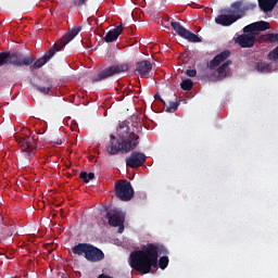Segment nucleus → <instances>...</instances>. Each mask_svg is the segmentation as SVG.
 Returning <instances> with one entry per match:
<instances>
[{"label":"nucleus","mask_w":278,"mask_h":278,"mask_svg":"<svg viewBox=\"0 0 278 278\" xmlns=\"http://www.w3.org/2000/svg\"><path fill=\"white\" fill-rule=\"evenodd\" d=\"M159 252L160 248L156 244L149 243L141 250L130 253L129 266L141 275L150 274L152 268H157V265L161 270H165L168 267L169 258L168 256L159 258Z\"/></svg>","instance_id":"1"},{"label":"nucleus","mask_w":278,"mask_h":278,"mask_svg":"<svg viewBox=\"0 0 278 278\" xmlns=\"http://www.w3.org/2000/svg\"><path fill=\"white\" fill-rule=\"evenodd\" d=\"M117 137L118 138H116L114 134L110 135L111 143L106 151L111 156L117 155L118 153L127 154L137 149L139 144V135L135 131H130V127L126 122L119 124Z\"/></svg>","instance_id":"2"},{"label":"nucleus","mask_w":278,"mask_h":278,"mask_svg":"<svg viewBox=\"0 0 278 278\" xmlns=\"http://www.w3.org/2000/svg\"><path fill=\"white\" fill-rule=\"evenodd\" d=\"M80 31L81 26H76L68 30L67 34L63 36L60 43H54L41 58L34 62L33 68L38 70L45 66V64H47L58 52L62 51L65 46L73 41Z\"/></svg>","instance_id":"3"},{"label":"nucleus","mask_w":278,"mask_h":278,"mask_svg":"<svg viewBox=\"0 0 278 278\" xmlns=\"http://www.w3.org/2000/svg\"><path fill=\"white\" fill-rule=\"evenodd\" d=\"M231 55L229 50H224L223 52L216 54L214 59L206 63V67L210 71H215L218 74V79H224L228 76L229 66L232 65V61L228 60Z\"/></svg>","instance_id":"4"},{"label":"nucleus","mask_w":278,"mask_h":278,"mask_svg":"<svg viewBox=\"0 0 278 278\" xmlns=\"http://www.w3.org/2000/svg\"><path fill=\"white\" fill-rule=\"evenodd\" d=\"M16 142L25 156L33 157L38 149V136L31 131L26 135H15Z\"/></svg>","instance_id":"5"},{"label":"nucleus","mask_w":278,"mask_h":278,"mask_svg":"<svg viewBox=\"0 0 278 278\" xmlns=\"http://www.w3.org/2000/svg\"><path fill=\"white\" fill-rule=\"evenodd\" d=\"M128 70H129V65L127 63H118V64L110 65L109 67H105L104 70L99 72L96 76H93L92 83L106 80L115 75L125 73Z\"/></svg>","instance_id":"6"},{"label":"nucleus","mask_w":278,"mask_h":278,"mask_svg":"<svg viewBox=\"0 0 278 278\" xmlns=\"http://www.w3.org/2000/svg\"><path fill=\"white\" fill-rule=\"evenodd\" d=\"M257 8L256 3H244V1H236L230 4V9L224 11L225 13L231 14L237 17V21L241 20L247 15V12Z\"/></svg>","instance_id":"7"},{"label":"nucleus","mask_w":278,"mask_h":278,"mask_svg":"<svg viewBox=\"0 0 278 278\" xmlns=\"http://www.w3.org/2000/svg\"><path fill=\"white\" fill-rule=\"evenodd\" d=\"M134 188L128 180H118L115 184V195L123 202H129L134 198Z\"/></svg>","instance_id":"8"},{"label":"nucleus","mask_w":278,"mask_h":278,"mask_svg":"<svg viewBox=\"0 0 278 278\" xmlns=\"http://www.w3.org/2000/svg\"><path fill=\"white\" fill-rule=\"evenodd\" d=\"M170 26L175 33H177L180 38L187 40L190 43H200L202 42L201 38L194 33L188 30L179 22H170Z\"/></svg>","instance_id":"9"},{"label":"nucleus","mask_w":278,"mask_h":278,"mask_svg":"<svg viewBox=\"0 0 278 278\" xmlns=\"http://www.w3.org/2000/svg\"><path fill=\"white\" fill-rule=\"evenodd\" d=\"M105 217L111 227H118L119 233L124 231L125 214L122 211L117 208L109 210Z\"/></svg>","instance_id":"10"},{"label":"nucleus","mask_w":278,"mask_h":278,"mask_svg":"<svg viewBox=\"0 0 278 278\" xmlns=\"http://www.w3.org/2000/svg\"><path fill=\"white\" fill-rule=\"evenodd\" d=\"M36 61L34 56H25L22 52H9V64L17 67L29 66Z\"/></svg>","instance_id":"11"},{"label":"nucleus","mask_w":278,"mask_h":278,"mask_svg":"<svg viewBox=\"0 0 278 278\" xmlns=\"http://www.w3.org/2000/svg\"><path fill=\"white\" fill-rule=\"evenodd\" d=\"M257 41L256 35L253 33H244L242 35H239L235 42L242 49H251L255 46Z\"/></svg>","instance_id":"12"},{"label":"nucleus","mask_w":278,"mask_h":278,"mask_svg":"<svg viewBox=\"0 0 278 278\" xmlns=\"http://www.w3.org/2000/svg\"><path fill=\"white\" fill-rule=\"evenodd\" d=\"M147 161V155L141 152H132L129 157L126 159V165L130 168H138L142 166Z\"/></svg>","instance_id":"13"},{"label":"nucleus","mask_w":278,"mask_h":278,"mask_svg":"<svg viewBox=\"0 0 278 278\" xmlns=\"http://www.w3.org/2000/svg\"><path fill=\"white\" fill-rule=\"evenodd\" d=\"M270 25L266 21H260L252 23L250 25H247L243 27V34H255V31H266V29H269Z\"/></svg>","instance_id":"14"},{"label":"nucleus","mask_w":278,"mask_h":278,"mask_svg":"<svg viewBox=\"0 0 278 278\" xmlns=\"http://www.w3.org/2000/svg\"><path fill=\"white\" fill-rule=\"evenodd\" d=\"M86 260L87 262H102V260H105V254L99 248L89 244Z\"/></svg>","instance_id":"15"},{"label":"nucleus","mask_w":278,"mask_h":278,"mask_svg":"<svg viewBox=\"0 0 278 278\" xmlns=\"http://www.w3.org/2000/svg\"><path fill=\"white\" fill-rule=\"evenodd\" d=\"M153 68V64L149 60H142L136 63V71L141 78H148Z\"/></svg>","instance_id":"16"},{"label":"nucleus","mask_w":278,"mask_h":278,"mask_svg":"<svg viewBox=\"0 0 278 278\" xmlns=\"http://www.w3.org/2000/svg\"><path fill=\"white\" fill-rule=\"evenodd\" d=\"M123 31V25H118L117 27H115L114 29H111L110 31L106 33L105 37H104V41L106 43H112L116 40H118V36H121Z\"/></svg>","instance_id":"17"},{"label":"nucleus","mask_w":278,"mask_h":278,"mask_svg":"<svg viewBox=\"0 0 278 278\" xmlns=\"http://www.w3.org/2000/svg\"><path fill=\"white\" fill-rule=\"evenodd\" d=\"M238 17H235L231 13L222 14L215 18V22L223 26H230L236 23Z\"/></svg>","instance_id":"18"},{"label":"nucleus","mask_w":278,"mask_h":278,"mask_svg":"<svg viewBox=\"0 0 278 278\" xmlns=\"http://www.w3.org/2000/svg\"><path fill=\"white\" fill-rule=\"evenodd\" d=\"M277 3L278 0H258L260 9L265 13L271 12Z\"/></svg>","instance_id":"19"},{"label":"nucleus","mask_w":278,"mask_h":278,"mask_svg":"<svg viewBox=\"0 0 278 278\" xmlns=\"http://www.w3.org/2000/svg\"><path fill=\"white\" fill-rule=\"evenodd\" d=\"M253 67L256 72L258 73H270L271 72V65L270 63L262 62V61H256L253 64Z\"/></svg>","instance_id":"20"},{"label":"nucleus","mask_w":278,"mask_h":278,"mask_svg":"<svg viewBox=\"0 0 278 278\" xmlns=\"http://www.w3.org/2000/svg\"><path fill=\"white\" fill-rule=\"evenodd\" d=\"M89 247H90V244H88V243H78L77 245H74L72 251L74 254L84 255V257L86 258Z\"/></svg>","instance_id":"21"},{"label":"nucleus","mask_w":278,"mask_h":278,"mask_svg":"<svg viewBox=\"0 0 278 278\" xmlns=\"http://www.w3.org/2000/svg\"><path fill=\"white\" fill-rule=\"evenodd\" d=\"M262 39L266 43H278V33H270L262 36Z\"/></svg>","instance_id":"22"},{"label":"nucleus","mask_w":278,"mask_h":278,"mask_svg":"<svg viewBox=\"0 0 278 278\" xmlns=\"http://www.w3.org/2000/svg\"><path fill=\"white\" fill-rule=\"evenodd\" d=\"M34 88L43 94H48L49 91L52 89V85L50 83H46L45 86L34 85Z\"/></svg>","instance_id":"23"},{"label":"nucleus","mask_w":278,"mask_h":278,"mask_svg":"<svg viewBox=\"0 0 278 278\" xmlns=\"http://www.w3.org/2000/svg\"><path fill=\"white\" fill-rule=\"evenodd\" d=\"M10 64V52L2 51L0 52V66Z\"/></svg>","instance_id":"24"},{"label":"nucleus","mask_w":278,"mask_h":278,"mask_svg":"<svg viewBox=\"0 0 278 278\" xmlns=\"http://www.w3.org/2000/svg\"><path fill=\"white\" fill-rule=\"evenodd\" d=\"M93 178H94V173H86V172L80 173V179L84 181V184H89V181Z\"/></svg>","instance_id":"25"},{"label":"nucleus","mask_w":278,"mask_h":278,"mask_svg":"<svg viewBox=\"0 0 278 278\" xmlns=\"http://www.w3.org/2000/svg\"><path fill=\"white\" fill-rule=\"evenodd\" d=\"M180 87L182 90L189 91L194 87V83H192L190 79H185L181 81Z\"/></svg>","instance_id":"26"},{"label":"nucleus","mask_w":278,"mask_h":278,"mask_svg":"<svg viewBox=\"0 0 278 278\" xmlns=\"http://www.w3.org/2000/svg\"><path fill=\"white\" fill-rule=\"evenodd\" d=\"M267 59L269 61H278V46L268 53Z\"/></svg>","instance_id":"27"},{"label":"nucleus","mask_w":278,"mask_h":278,"mask_svg":"<svg viewBox=\"0 0 278 278\" xmlns=\"http://www.w3.org/2000/svg\"><path fill=\"white\" fill-rule=\"evenodd\" d=\"M179 104V102H169L168 106H166V112H177Z\"/></svg>","instance_id":"28"},{"label":"nucleus","mask_w":278,"mask_h":278,"mask_svg":"<svg viewBox=\"0 0 278 278\" xmlns=\"http://www.w3.org/2000/svg\"><path fill=\"white\" fill-rule=\"evenodd\" d=\"M15 228H16V226H14V225L7 226V231H9V232L7 233V236H8V237H12V236H14V235H17V232H15Z\"/></svg>","instance_id":"29"},{"label":"nucleus","mask_w":278,"mask_h":278,"mask_svg":"<svg viewBox=\"0 0 278 278\" xmlns=\"http://www.w3.org/2000/svg\"><path fill=\"white\" fill-rule=\"evenodd\" d=\"M186 75L189 77H195L197 76V70H186Z\"/></svg>","instance_id":"30"},{"label":"nucleus","mask_w":278,"mask_h":278,"mask_svg":"<svg viewBox=\"0 0 278 278\" xmlns=\"http://www.w3.org/2000/svg\"><path fill=\"white\" fill-rule=\"evenodd\" d=\"M86 3L85 0H74V7H81Z\"/></svg>","instance_id":"31"},{"label":"nucleus","mask_w":278,"mask_h":278,"mask_svg":"<svg viewBox=\"0 0 278 278\" xmlns=\"http://www.w3.org/2000/svg\"><path fill=\"white\" fill-rule=\"evenodd\" d=\"M50 142H51L53 146H55V147L62 144V140H61V139H58V140H50Z\"/></svg>","instance_id":"32"},{"label":"nucleus","mask_w":278,"mask_h":278,"mask_svg":"<svg viewBox=\"0 0 278 278\" xmlns=\"http://www.w3.org/2000/svg\"><path fill=\"white\" fill-rule=\"evenodd\" d=\"M98 278H114V277L105 275V274H101L98 276Z\"/></svg>","instance_id":"33"},{"label":"nucleus","mask_w":278,"mask_h":278,"mask_svg":"<svg viewBox=\"0 0 278 278\" xmlns=\"http://www.w3.org/2000/svg\"><path fill=\"white\" fill-rule=\"evenodd\" d=\"M162 251H163V253L165 254V255H167L169 252H168V250H167V248H162Z\"/></svg>","instance_id":"34"},{"label":"nucleus","mask_w":278,"mask_h":278,"mask_svg":"<svg viewBox=\"0 0 278 278\" xmlns=\"http://www.w3.org/2000/svg\"><path fill=\"white\" fill-rule=\"evenodd\" d=\"M154 99L160 100L161 96L159 93L154 94Z\"/></svg>","instance_id":"35"},{"label":"nucleus","mask_w":278,"mask_h":278,"mask_svg":"<svg viewBox=\"0 0 278 278\" xmlns=\"http://www.w3.org/2000/svg\"><path fill=\"white\" fill-rule=\"evenodd\" d=\"M85 2L87 1V0H84Z\"/></svg>","instance_id":"36"}]
</instances>
